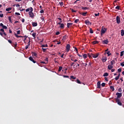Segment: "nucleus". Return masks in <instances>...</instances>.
<instances>
[{
  "label": "nucleus",
  "mask_w": 124,
  "mask_h": 124,
  "mask_svg": "<svg viewBox=\"0 0 124 124\" xmlns=\"http://www.w3.org/2000/svg\"><path fill=\"white\" fill-rule=\"evenodd\" d=\"M107 31V29L104 28V26H103L101 31V36H102V35H103V34H104V33L106 32Z\"/></svg>",
  "instance_id": "f257e3e1"
},
{
  "label": "nucleus",
  "mask_w": 124,
  "mask_h": 124,
  "mask_svg": "<svg viewBox=\"0 0 124 124\" xmlns=\"http://www.w3.org/2000/svg\"><path fill=\"white\" fill-rule=\"evenodd\" d=\"M29 14L30 17L31 18H34V14H33V13H32V11H30L29 12Z\"/></svg>",
  "instance_id": "f03ea898"
},
{
  "label": "nucleus",
  "mask_w": 124,
  "mask_h": 124,
  "mask_svg": "<svg viewBox=\"0 0 124 124\" xmlns=\"http://www.w3.org/2000/svg\"><path fill=\"white\" fill-rule=\"evenodd\" d=\"M115 100H116V102L118 104V105H120V106H122L123 104H122V102H121V101H120V99L116 98Z\"/></svg>",
  "instance_id": "7ed1b4c3"
},
{
  "label": "nucleus",
  "mask_w": 124,
  "mask_h": 124,
  "mask_svg": "<svg viewBox=\"0 0 124 124\" xmlns=\"http://www.w3.org/2000/svg\"><path fill=\"white\" fill-rule=\"evenodd\" d=\"M116 23L117 24H120L121 23V18L119 16H116Z\"/></svg>",
  "instance_id": "20e7f679"
},
{
  "label": "nucleus",
  "mask_w": 124,
  "mask_h": 124,
  "mask_svg": "<svg viewBox=\"0 0 124 124\" xmlns=\"http://www.w3.org/2000/svg\"><path fill=\"white\" fill-rule=\"evenodd\" d=\"M108 49L107 48V50H106V52L105 53V55H106V54L108 55V57H109L111 56V52L110 51H108Z\"/></svg>",
  "instance_id": "39448f33"
},
{
  "label": "nucleus",
  "mask_w": 124,
  "mask_h": 124,
  "mask_svg": "<svg viewBox=\"0 0 124 124\" xmlns=\"http://www.w3.org/2000/svg\"><path fill=\"white\" fill-rule=\"evenodd\" d=\"M99 55V53H96L95 54H93L92 53V56L93 58L94 59H96V58H97Z\"/></svg>",
  "instance_id": "423d86ee"
},
{
  "label": "nucleus",
  "mask_w": 124,
  "mask_h": 124,
  "mask_svg": "<svg viewBox=\"0 0 124 124\" xmlns=\"http://www.w3.org/2000/svg\"><path fill=\"white\" fill-rule=\"evenodd\" d=\"M66 50L67 52H69V51H70V45L67 44L66 46Z\"/></svg>",
  "instance_id": "0eeeda50"
},
{
  "label": "nucleus",
  "mask_w": 124,
  "mask_h": 124,
  "mask_svg": "<svg viewBox=\"0 0 124 124\" xmlns=\"http://www.w3.org/2000/svg\"><path fill=\"white\" fill-rule=\"evenodd\" d=\"M29 59L30 60V61H31V62H32L33 63H36V62L35 61H34V60L33 59V58L31 56L29 58Z\"/></svg>",
  "instance_id": "6e6552de"
},
{
  "label": "nucleus",
  "mask_w": 124,
  "mask_h": 124,
  "mask_svg": "<svg viewBox=\"0 0 124 124\" xmlns=\"http://www.w3.org/2000/svg\"><path fill=\"white\" fill-rule=\"evenodd\" d=\"M108 42H109V41H108V39L104 40L102 41V44H106V45L108 44Z\"/></svg>",
  "instance_id": "1a4fd4ad"
},
{
  "label": "nucleus",
  "mask_w": 124,
  "mask_h": 124,
  "mask_svg": "<svg viewBox=\"0 0 124 124\" xmlns=\"http://www.w3.org/2000/svg\"><path fill=\"white\" fill-rule=\"evenodd\" d=\"M116 95L117 96V98H121V97H122V95H123V94H122V93H116Z\"/></svg>",
  "instance_id": "9d476101"
},
{
  "label": "nucleus",
  "mask_w": 124,
  "mask_h": 124,
  "mask_svg": "<svg viewBox=\"0 0 124 124\" xmlns=\"http://www.w3.org/2000/svg\"><path fill=\"white\" fill-rule=\"evenodd\" d=\"M0 27H2V29L4 30H7V27L5 25H3V24L0 23Z\"/></svg>",
  "instance_id": "9b49d317"
},
{
  "label": "nucleus",
  "mask_w": 124,
  "mask_h": 124,
  "mask_svg": "<svg viewBox=\"0 0 124 124\" xmlns=\"http://www.w3.org/2000/svg\"><path fill=\"white\" fill-rule=\"evenodd\" d=\"M29 11H33V9L32 8V7H30L26 10V12H29Z\"/></svg>",
  "instance_id": "f8f14e48"
},
{
  "label": "nucleus",
  "mask_w": 124,
  "mask_h": 124,
  "mask_svg": "<svg viewBox=\"0 0 124 124\" xmlns=\"http://www.w3.org/2000/svg\"><path fill=\"white\" fill-rule=\"evenodd\" d=\"M101 60L103 62H106V61H107V57H103Z\"/></svg>",
  "instance_id": "ddd939ff"
},
{
  "label": "nucleus",
  "mask_w": 124,
  "mask_h": 124,
  "mask_svg": "<svg viewBox=\"0 0 124 124\" xmlns=\"http://www.w3.org/2000/svg\"><path fill=\"white\" fill-rule=\"evenodd\" d=\"M85 23L86 25H92V22H90V21L88 20L85 21Z\"/></svg>",
  "instance_id": "4468645a"
},
{
  "label": "nucleus",
  "mask_w": 124,
  "mask_h": 124,
  "mask_svg": "<svg viewBox=\"0 0 124 124\" xmlns=\"http://www.w3.org/2000/svg\"><path fill=\"white\" fill-rule=\"evenodd\" d=\"M0 35L1 36L3 37V35H4V36H6L7 34H6V33H5V32H3V33L1 32H0Z\"/></svg>",
  "instance_id": "2eb2a0df"
},
{
  "label": "nucleus",
  "mask_w": 124,
  "mask_h": 124,
  "mask_svg": "<svg viewBox=\"0 0 124 124\" xmlns=\"http://www.w3.org/2000/svg\"><path fill=\"white\" fill-rule=\"evenodd\" d=\"M97 88L100 89L101 85L100 84V81H98L97 83Z\"/></svg>",
  "instance_id": "dca6fc26"
},
{
  "label": "nucleus",
  "mask_w": 124,
  "mask_h": 124,
  "mask_svg": "<svg viewBox=\"0 0 124 124\" xmlns=\"http://www.w3.org/2000/svg\"><path fill=\"white\" fill-rule=\"evenodd\" d=\"M72 25H73V23H67V27L69 28L71 26H72Z\"/></svg>",
  "instance_id": "f3484780"
},
{
  "label": "nucleus",
  "mask_w": 124,
  "mask_h": 124,
  "mask_svg": "<svg viewBox=\"0 0 124 124\" xmlns=\"http://www.w3.org/2000/svg\"><path fill=\"white\" fill-rule=\"evenodd\" d=\"M32 26L33 27H37V22H32Z\"/></svg>",
  "instance_id": "a211bd4d"
},
{
  "label": "nucleus",
  "mask_w": 124,
  "mask_h": 124,
  "mask_svg": "<svg viewBox=\"0 0 124 124\" xmlns=\"http://www.w3.org/2000/svg\"><path fill=\"white\" fill-rule=\"evenodd\" d=\"M108 68L109 70H111V69H112V68H113V65H108Z\"/></svg>",
  "instance_id": "6ab92c4d"
},
{
  "label": "nucleus",
  "mask_w": 124,
  "mask_h": 124,
  "mask_svg": "<svg viewBox=\"0 0 124 124\" xmlns=\"http://www.w3.org/2000/svg\"><path fill=\"white\" fill-rule=\"evenodd\" d=\"M75 49L78 57H82L81 55H80V54H79V53H78V49H77V48H76V47H75Z\"/></svg>",
  "instance_id": "aec40b11"
},
{
  "label": "nucleus",
  "mask_w": 124,
  "mask_h": 124,
  "mask_svg": "<svg viewBox=\"0 0 124 124\" xmlns=\"http://www.w3.org/2000/svg\"><path fill=\"white\" fill-rule=\"evenodd\" d=\"M32 56L33 57H36V56H37V54H36V53L34 52H32L31 53Z\"/></svg>",
  "instance_id": "412c9836"
},
{
  "label": "nucleus",
  "mask_w": 124,
  "mask_h": 124,
  "mask_svg": "<svg viewBox=\"0 0 124 124\" xmlns=\"http://www.w3.org/2000/svg\"><path fill=\"white\" fill-rule=\"evenodd\" d=\"M115 63H116V62L114 60H112V61L110 62L111 65H114V64H115Z\"/></svg>",
  "instance_id": "4be33fe9"
},
{
  "label": "nucleus",
  "mask_w": 124,
  "mask_h": 124,
  "mask_svg": "<svg viewBox=\"0 0 124 124\" xmlns=\"http://www.w3.org/2000/svg\"><path fill=\"white\" fill-rule=\"evenodd\" d=\"M99 42L98 41H94L93 42V45H94L95 44H98Z\"/></svg>",
  "instance_id": "5701e85b"
},
{
  "label": "nucleus",
  "mask_w": 124,
  "mask_h": 124,
  "mask_svg": "<svg viewBox=\"0 0 124 124\" xmlns=\"http://www.w3.org/2000/svg\"><path fill=\"white\" fill-rule=\"evenodd\" d=\"M12 17V16H8L9 21L10 23H11V24H12V20L11 19Z\"/></svg>",
  "instance_id": "b1692460"
},
{
  "label": "nucleus",
  "mask_w": 124,
  "mask_h": 124,
  "mask_svg": "<svg viewBox=\"0 0 124 124\" xmlns=\"http://www.w3.org/2000/svg\"><path fill=\"white\" fill-rule=\"evenodd\" d=\"M60 28L61 29H64V24H63V23H62L61 25H60Z\"/></svg>",
  "instance_id": "393cba45"
},
{
  "label": "nucleus",
  "mask_w": 124,
  "mask_h": 124,
  "mask_svg": "<svg viewBox=\"0 0 124 124\" xmlns=\"http://www.w3.org/2000/svg\"><path fill=\"white\" fill-rule=\"evenodd\" d=\"M87 14H88V12H86L85 13H82V14H81V15H82V16H86Z\"/></svg>",
  "instance_id": "a878e982"
},
{
  "label": "nucleus",
  "mask_w": 124,
  "mask_h": 124,
  "mask_svg": "<svg viewBox=\"0 0 124 124\" xmlns=\"http://www.w3.org/2000/svg\"><path fill=\"white\" fill-rule=\"evenodd\" d=\"M109 74L108 73H105L103 75L104 77H106L107 76H108Z\"/></svg>",
  "instance_id": "bb28decb"
},
{
  "label": "nucleus",
  "mask_w": 124,
  "mask_h": 124,
  "mask_svg": "<svg viewBox=\"0 0 124 124\" xmlns=\"http://www.w3.org/2000/svg\"><path fill=\"white\" fill-rule=\"evenodd\" d=\"M29 42H28V44L27 45V46H28V47H29L30 45H31V38L29 37Z\"/></svg>",
  "instance_id": "cd10ccee"
},
{
  "label": "nucleus",
  "mask_w": 124,
  "mask_h": 124,
  "mask_svg": "<svg viewBox=\"0 0 124 124\" xmlns=\"http://www.w3.org/2000/svg\"><path fill=\"white\" fill-rule=\"evenodd\" d=\"M121 34L122 36H124V30H121Z\"/></svg>",
  "instance_id": "c85d7f7f"
},
{
  "label": "nucleus",
  "mask_w": 124,
  "mask_h": 124,
  "mask_svg": "<svg viewBox=\"0 0 124 124\" xmlns=\"http://www.w3.org/2000/svg\"><path fill=\"white\" fill-rule=\"evenodd\" d=\"M87 57H88V55H87V54H84L83 55V58L84 59H87Z\"/></svg>",
  "instance_id": "c756f323"
},
{
  "label": "nucleus",
  "mask_w": 124,
  "mask_h": 124,
  "mask_svg": "<svg viewBox=\"0 0 124 124\" xmlns=\"http://www.w3.org/2000/svg\"><path fill=\"white\" fill-rule=\"evenodd\" d=\"M31 35L34 37V38H35V36H36V33L34 32L31 34Z\"/></svg>",
  "instance_id": "7c9ffc66"
},
{
  "label": "nucleus",
  "mask_w": 124,
  "mask_h": 124,
  "mask_svg": "<svg viewBox=\"0 0 124 124\" xmlns=\"http://www.w3.org/2000/svg\"><path fill=\"white\" fill-rule=\"evenodd\" d=\"M70 78L73 79V80H75V79H76V77H74V76H71Z\"/></svg>",
  "instance_id": "2f4dec72"
},
{
  "label": "nucleus",
  "mask_w": 124,
  "mask_h": 124,
  "mask_svg": "<svg viewBox=\"0 0 124 124\" xmlns=\"http://www.w3.org/2000/svg\"><path fill=\"white\" fill-rule=\"evenodd\" d=\"M41 47H42V48H45L46 47H48V45L47 44H46V45H42Z\"/></svg>",
  "instance_id": "473e14b6"
},
{
  "label": "nucleus",
  "mask_w": 124,
  "mask_h": 124,
  "mask_svg": "<svg viewBox=\"0 0 124 124\" xmlns=\"http://www.w3.org/2000/svg\"><path fill=\"white\" fill-rule=\"evenodd\" d=\"M110 89L112 91V92H114V91H115V88H114V86H110Z\"/></svg>",
  "instance_id": "72a5a7b5"
},
{
  "label": "nucleus",
  "mask_w": 124,
  "mask_h": 124,
  "mask_svg": "<svg viewBox=\"0 0 124 124\" xmlns=\"http://www.w3.org/2000/svg\"><path fill=\"white\" fill-rule=\"evenodd\" d=\"M82 9H83V10H87V9H89V8L87 7H82Z\"/></svg>",
  "instance_id": "f704fd0d"
},
{
  "label": "nucleus",
  "mask_w": 124,
  "mask_h": 124,
  "mask_svg": "<svg viewBox=\"0 0 124 124\" xmlns=\"http://www.w3.org/2000/svg\"><path fill=\"white\" fill-rule=\"evenodd\" d=\"M89 32L90 33H93V31L92 28H90Z\"/></svg>",
  "instance_id": "c9c22d12"
},
{
  "label": "nucleus",
  "mask_w": 124,
  "mask_h": 124,
  "mask_svg": "<svg viewBox=\"0 0 124 124\" xmlns=\"http://www.w3.org/2000/svg\"><path fill=\"white\" fill-rule=\"evenodd\" d=\"M76 82L78 83V84H82V83L81 82V81L78 79L76 81Z\"/></svg>",
  "instance_id": "e433bc0d"
},
{
  "label": "nucleus",
  "mask_w": 124,
  "mask_h": 124,
  "mask_svg": "<svg viewBox=\"0 0 124 124\" xmlns=\"http://www.w3.org/2000/svg\"><path fill=\"white\" fill-rule=\"evenodd\" d=\"M62 67L60 66L59 68L58 71H59V72H60V71H62Z\"/></svg>",
  "instance_id": "4c0bfd02"
},
{
  "label": "nucleus",
  "mask_w": 124,
  "mask_h": 124,
  "mask_svg": "<svg viewBox=\"0 0 124 124\" xmlns=\"http://www.w3.org/2000/svg\"><path fill=\"white\" fill-rule=\"evenodd\" d=\"M15 36H16V37H17V38H19V37H23V36H19L17 34H15Z\"/></svg>",
  "instance_id": "58836bf2"
},
{
  "label": "nucleus",
  "mask_w": 124,
  "mask_h": 124,
  "mask_svg": "<svg viewBox=\"0 0 124 124\" xmlns=\"http://www.w3.org/2000/svg\"><path fill=\"white\" fill-rule=\"evenodd\" d=\"M12 9L11 8H8L6 9V11H10Z\"/></svg>",
  "instance_id": "ea45409f"
},
{
  "label": "nucleus",
  "mask_w": 124,
  "mask_h": 124,
  "mask_svg": "<svg viewBox=\"0 0 124 124\" xmlns=\"http://www.w3.org/2000/svg\"><path fill=\"white\" fill-rule=\"evenodd\" d=\"M71 66H73V67H75V63L73 62L71 64Z\"/></svg>",
  "instance_id": "a19ab883"
},
{
  "label": "nucleus",
  "mask_w": 124,
  "mask_h": 124,
  "mask_svg": "<svg viewBox=\"0 0 124 124\" xmlns=\"http://www.w3.org/2000/svg\"><path fill=\"white\" fill-rule=\"evenodd\" d=\"M66 39V35H64L62 37V40H65Z\"/></svg>",
  "instance_id": "79ce46f5"
},
{
  "label": "nucleus",
  "mask_w": 124,
  "mask_h": 124,
  "mask_svg": "<svg viewBox=\"0 0 124 124\" xmlns=\"http://www.w3.org/2000/svg\"><path fill=\"white\" fill-rule=\"evenodd\" d=\"M59 4L60 5H61V6H62L63 5V2H59Z\"/></svg>",
  "instance_id": "37998d69"
},
{
  "label": "nucleus",
  "mask_w": 124,
  "mask_h": 124,
  "mask_svg": "<svg viewBox=\"0 0 124 124\" xmlns=\"http://www.w3.org/2000/svg\"><path fill=\"white\" fill-rule=\"evenodd\" d=\"M105 85H106V83L103 82L102 83L101 86H102V87H105Z\"/></svg>",
  "instance_id": "c03bdc74"
},
{
  "label": "nucleus",
  "mask_w": 124,
  "mask_h": 124,
  "mask_svg": "<svg viewBox=\"0 0 124 124\" xmlns=\"http://www.w3.org/2000/svg\"><path fill=\"white\" fill-rule=\"evenodd\" d=\"M88 57L90 59H91V58H92V57H93L92 56V53L91 54H90V53H88Z\"/></svg>",
  "instance_id": "a18cd8bd"
},
{
  "label": "nucleus",
  "mask_w": 124,
  "mask_h": 124,
  "mask_svg": "<svg viewBox=\"0 0 124 124\" xmlns=\"http://www.w3.org/2000/svg\"><path fill=\"white\" fill-rule=\"evenodd\" d=\"M116 9H117V10H120V6H117L115 7Z\"/></svg>",
  "instance_id": "49530a36"
},
{
  "label": "nucleus",
  "mask_w": 124,
  "mask_h": 124,
  "mask_svg": "<svg viewBox=\"0 0 124 124\" xmlns=\"http://www.w3.org/2000/svg\"><path fill=\"white\" fill-rule=\"evenodd\" d=\"M124 52L121 51V54H120V57H123V56H124Z\"/></svg>",
  "instance_id": "de8ad7c7"
},
{
  "label": "nucleus",
  "mask_w": 124,
  "mask_h": 124,
  "mask_svg": "<svg viewBox=\"0 0 124 124\" xmlns=\"http://www.w3.org/2000/svg\"><path fill=\"white\" fill-rule=\"evenodd\" d=\"M0 31H1L2 32H4V29L3 28H2L0 30Z\"/></svg>",
  "instance_id": "09e8293b"
},
{
  "label": "nucleus",
  "mask_w": 124,
  "mask_h": 124,
  "mask_svg": "<svg viewBox=\"0 0 124 124\" xmlns=\"http://www.w3.org/2000/svg\"><path fill=\"white\" fill-rule=\"evenodd\" d=\"M21 34V31L20 30H18L17 31V34Z\"/></svg>",
  "instance_id": "8fccbe9b"
},
{
  "label": "nucleus",
  "mask_w": 124,
  "mask_h": 124,
  "mask_svg": "<svg viewBox=\"0 0 124 124\" xmlns=\"http://www.w3.org/2000/svg\"><path fill=\"white\" fill-rule=\"evenodd\" d=\"M94 15L96 17H97V16H99V13H98L97 14H94Z\"/></svg>",
  "instance_id": "3c124183"
},
{
  "label": "nucleus",
  "mask_w": 124,
  "mask_h": 124,
  "mask_svg": "<svg viewBox=\"0 0 124 124\" xmlns=\"http://www.w3.org/2000/svg\"><path fill=\"white\" fill-rule=\"evenodd\" d=\"M119 78H120L119 77V76L115 77V79L116 81H117V80H119Z\"/></svg>",
  "instance_id": "603ef678"
},
{
  "label": "nucleus",
  "mask_w": 124,
  "mask_h": 124,
  "mask_svg": "<svg viewBox=\"0 0 124 124\" xmlns=\"http://www.w3.org/2000/svg\"><path fill=\"white\" fill-rule=\"evenodd\" d=\"M118 92L119 93H122V88H119Z\"/></svg>",
  "instance_id": "864d4df0"
},
{
  "label": "nucleus",
  "mask_w": 124,
  "mask_h": 124,
  "mask_svg": "<svg viewBox=\"0 0 124 124\" xmlns=\"http://www.w3.org/2000/svg\"><path fill=\"white\" fill-rule=\"evenodd\" d=\"M42 49L43 50V52H46V50L47 49V48H42Z\"/></svg>",
  "instance_id": "5fc2aeb1"
},
{
  "label": "nucleus",
  "mask_w": 124,
  "mask_h": 124,
  "mask_svg": "<svg viewBox=\"0 0 124 124\" xmlns=\"http://www.w3.org/2000/svg\"><path fill=\"white\" fill-rule=\"evenodd\" d=\"M45 62H46V63H48V58H46L45 60Z\"/></svg>",
  "instance_id": "6e6d98bb"
},
{
  "label": "nucleus",
  "mask_w": 124,
  "mask_h": 124,
  "mask_svg": "<svg viewBox=\"0 0 124 124\" xmlns=\"http://www.w3.org/2000/svg\"><path fill=\"white\" fill-rule=\"evenodd\" d=\"M8 41L9 43H10V44H12V41H11V40H8Z\"/></svg>",
  "instance_id": "4d7b16f0"
},
{
  "label": "nucleus",
  "mask_w": 124,
  "mask_h": 124,
  "mask_svg": "<svg viewBox=\"0 0 124 124\" xmlns=\"http://www.w3.org/2000/svg\"><path fill=\"white\" fill-rule=\"evenodd\" d=\"M63 77H64V78H69V76H63Z\"/></svg>",
  "instance_id": "13d9d810"
},
{
  "label": "nucleus",
  "mask_w": 124,
  "mask_h": 124,
  "mask_svg": "<svg viewBox=\"0 0 124 124\" xmlns=\"http://www.w3.org/2000/svg\"><path fill=\"white\" fill-rule=\"evenodd\" d=\"M118 72H122V68H119L118 69Z\"/></svg>",
  "instance_id": "bf43d9fd"
},
{
  "label": "nucleus",
  "mask_w": 124,
  "mask_h": 124,
  "mask_svg": "<svg viewBox=\"0 0 124 124\" xmlns=\"http://www.w3.org/2000/svg\"><path fill=\"white\" fill-rule=\"evenodd\" d=\"M78 22H79V19H76L75 20V23H78Z\"/></svg>",
  "instance_id": "052dcab7"
},
{
  "label": "nucleus",
  "mask_w": 124,
  "mask_h": 124,
  "mask_svg": "<svg viewBox=\"0 0 124 124\" xmlns=\"http://www.w3.org/2000/svg\"><path fill=\"white\" fill-rule=\"evenodd\" d=\"M60 31H57V32H56V35H59V34H60Z\"/></svg>",
  "instance_id": "680f3d73"
},
{
  "label": "nucleus",
  "mask_w": 124,
  "mask_h": 124,
  "mask_svg": "<svg viewBox=\"0 0 124 124\" xmlns=\"http://www.w3.org/2000/svg\"><path fill=\"white\" fill-rule=\"evenodd\" d=\"M40 13H44V10H43V9H42L40 12Z\"/></svg>",
  "instance_id": "e2e57ef3"
},
{
  "label": "nucleus",
  "mask_w": 124,
  "mask_h": 124,
  "mask_svg": "<svg viewBox=\"0 0 124 124\" xmlns=\"http://www.w3.org/2000/svg\"><path fill=\"white\" fill-rule=\"evenodd\" d=\"M15 14H16V15H17V16H20V13H17V12L15 13Z\"/></svg>",
  "instance_id": "0e129e2a"
},
{
  "label": "nucleus",
  "mask_w": 124,
  "mask_h": 124,
  "mask_svg": "<svg viewBox=\"0 0 124 124\" xmlns=\"http://www.w3.org/2000/svg\"><path fill=\"white\" fill-rule=\"evenodd\" d=\"M71 11H72V12H74V13H76V11L74 10L73 9H71Z\"/></svg>",
  "instance_id": "69168bd1"
},
{
  "label": "nucleus",
  "mask_w": 124,
  "mask_h": 124,
  "mask_svg": "<svg viewBox=\"0 0 124 124\" xmlns=\"http://www.w3.org/2000/svg\"><path fill=\"white\" fill-rule=\"evenodd\" d=\"M0 17L1 18H2V17H3V15L2 14H0Z\"/></svg>",
  "instance_id": "338daca9"
},
{
  "label": "nucleus",
  "mask_w": 124,
  "mask_h": 124,
  "mask_svg": "<svg viewBox=\"0 0 124 124\" xmlns=\"http://www.w3.org/2000/svg\"><path fill=\"white\" fill-rule=\"evenodd\" d=\"M121 66H124V62H122V63H121Z\"/></svg>",
  "instance_id": "774afa93"
}]
</instances>
